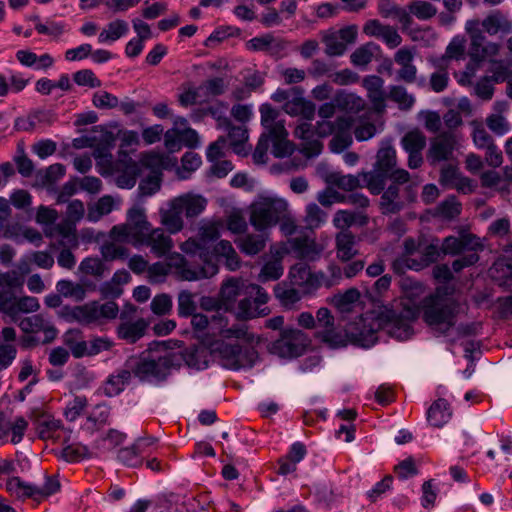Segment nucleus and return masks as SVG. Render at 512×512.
<instances>
[{
  "mask_svg": "<svg viewBox=\"0 0 512 512\" xmlns=\"http://www.w3.org/2000/svg\"><path fill=\"white\" fill-rule=\"evenodd\" d=\"M190 317L196 332L202 333L207 328L215 331L218 338L209 346L224 368L238 371L250 369L257 363L259 354L256 346L260 343V337L251 332L245 323L228 326V319L223 313L214 314L210 319L202 313H194Z\"/></svg>",
  "mask_w": 512,
  "mask_h": 512,
  "instance_id": "f257e3e1",
  "label": "nucleus"
},
{
  "mask_svg": "<svg viewBox=\"0 0 512 512\" xmlns=\"http://www.w3.org/2000/svg\"><path fill=\"white\" fill-rule=\"evenodd\" d=\"M379 331H385L389 336L401 341L409 339L413 333L409 318L384 307L360 316L349 325L347 334L355 344L370 348L378 341Z\"/></svg>",
  "mask_w": 512,
  "mask_h": 512,
  "instance_id": "f03ea898",
  "label": "nucleus"
},
{
  "mask_svg": "<svg viewBox=\"0 0 512 512\" xmlns=\"http://www.w3.org/2000/svg\"><path fill=\"white\" fill-rule=\"evenodd\" d=\"M261 124L265 132L260 136L253 153V159L256 163H265L267 160V151L270 142L272 143L271 153L276 158L289 156L293 152V145L287 139L288 132L284 121L279 120V111L269 103L260 106Z\"/></svg>",
  "mask_w": 512,
  "mask_h": 512,
  "instance_id": "7ed1b4c3",
  "label": "nucleus"
},
{
  "mask_svg": "<svg viewBox=\"0 0 512 512\" xmlns=\"http://www.w3.org/2000/svg\"><path fill=\"white\" fill-rule=\"evenodd\" d=\"M396 166V150L390 141L382 142L372 170L362 175L365 187L372 194L379 195L385 188L388 179H395L397 182H409L410 173Z\"/></svg>",
  "mask_w": 512,
  "mask_h": 512,
  "instance_id": "20e7f679",
  "label": "nucleus"
},
{
  "mask_svg": "<svg viewBox=\"0 0 512 512\" xmlns=\"http://www.w3.org/2000/svg\"><path fill=\"white\" fill-rule=\"evenodd\" d=\"M207 200L201 195L186 193L174 197L160 208L159 217L161 225L169 234H177L184 228L183 215L186 218L199 216L206 208Z\"/></svg>",
  "mask_w": 512,
  "mask_h": 512,
  "instance_id": "39448f33",
  "label": "nucleus"
},
{
  "mask_svg": "<svg viewBox=\"0 0 512 512\" xmlns=\"http://www.w3.org/2000/svg\"><path fill=\"white\" fill-rule=\"evenodd\" d=\"M170 272L178 280L191 282L213 277L216 275V268L210 263L204 267H193L182 254L175 252L169 257L167 263L156 262L147 269L151 283L164 282Z\"/></svg>",
  "mask_w": 512,
  "mask_h": 512,
  "instance_id": "423d86ee",
  "label": "nucleus"
},
{
  "mask_svg": "<svg viewBox=\"0 0 512 512\" xmlns=\"http://www.w3.org/2000/svg\"><path fill=\"white\" fill-rule=\"evenodd\" d=\"M182 357L172 351H165L156 358L141 356L130 358L126 366L140 382L158 384L166 380L172 369L179 368Z\"/></svg>",
  "mask_w": 512,
  "mask_h": 512,
  "instance_id": "0eeeda50",
  "label": "nucleus"
},
{
  "mask_svg": "<svg viewBox=\"0 0 512 512\" xmlns=\"http://www.w3.org/2000/svg\"><path fill=\"white\" fill-rule=\"evenodd\" d=\"M288 201L273 192L259 193L250 205V223L258 232L275 227L288 212Z\"/></svg>",
  "mask_w": 512,
  "mask_h": 512,
  "instance_id": "6e6552de",
  "label": "nucleus"
},
{
  "mask_svg": "<svg viewBox=\"0 0 512 512\" xmlns=\"http://www.w3.org/2000/svg\"><path fill=\"white\" fill-rule=\"evenodd\" d=\"M457 304L431 295L423 301V319L436 332L446 335L456 323Z\"/></svg>",
  "mask_w": 512,
  "mask_h": 512,
  "instance_id": "1a4fd4ad",
  "label": "nucleus"
},
{
  "mask_svg": "<svg viewBox=\"0 0 512 512\" xmlns=\"http://www.w3.org/2000/svg\"><path fill=\"white\" fill-rule=\"evenodd\" d=\"M119 309L115 302L109 301L103 304L90 302L81 306L65 307L63 315L68 321H75L82 325L102 324L115 319Z\"/></svg>",
  "mask_w": 512,
  "mask_h": 512,
  "instance_id": "9d476101",
  "label": "nucleus"
},
{
  "mask_svg": "<svg viewBox=\"0 0 512 512\" xmlns=\"http://www.w3.org/2000/svg\"><path fill=\"white\" fill-rule=\"evenodd\" d=\"M126 220V223L115 225L110 230V238L113 241L131 244L151 226L147 220L145 208L139 204L127 211Z\"/></svg>",
  "mask_w": 512,
  "mask_h": 512,
  "instance_id": "9b49d317",
  "label": "nucleus"
},
{
  "mask_svg": "<svg viewBox=\"0 0 512 512\" xmlns=\"http://www.w3.org/2000/svg\"><path fill=\"white\" fill-rule=\"evenodd\" d=\"M391 184L383 189L380 198V208L383 214H395L400 212L407 203L414 201L415 192L409 182H397L390 179Z\"/></svg>",
  "mask_w": 512,
  "mask_h": 512,
  "instance_id": "f8f14e48",
  "label": "nucleus"
},
{
  "mask_svg": "<svg viewBox=\"0 0 512 512\" xmlns=\"http://www.w3.org/2000/svg\"><path fill=\"white\" fill-rule=\"evenodd\" d=\"M308 345L307 335L296 328H286L279 339L272 343L271 350L282 358H295L303 354Z\"/></svg>",
  "mask_w": 512,
  "mask_h": 512,
  "instance_id": "ddd939ff",
  "label": "nucleus"
},
{
  "mask_svg": "<svg viewBox=\"0 0 512 512\" xmlns=\"http://www.w3.org/2000/svg\"><path fill=\"white\" fill-rule=\"evenodd\" d=\"M166 229L152 225L131 243L135 248L147 247L157 257H163L174 247V242Z\"/></svg>",
  "mask_w": 512,
  "mask_h": 512,
  "instance_id": "4468645a",
  "label": "nucleus"
},
{
  "mask_svg": "<svg viewBox=\"0 0 512 512\" xmlns=\"http://www.w3.org/2000/svg\"><path fill=\"white\" fill-rule=\"evenodd\" d=\"M441 252V247H439L437 241L429 244L423 242L419 258L399 257L393 262V268L396 272L404 269L420 271L436 262Z\"/></svg>",
  "mask_w": 512,
  "mask_h": 512,
  "instance_id": "2eb2a0df",
  "label": "nucleus"
},
{
  "mask_svg": "<svg viewBox=\"0 0 512 512\" xmlns=\"http://www.w3.org/2000/svg\"><path fill=\"white\" fill-rule=\"evenodd\" d=\"M285 250L300 260L316 261L320 259L324 247L312 237L297 236L287 240Z\"/></svg>",
  "mask_w": 512,
  "mask_h": 512,
  "instance_id": "dca6fc26",
  "label": "nucleus"
},
{
  "mask_svg": "<svg viewBox=\"0 0 512 512\" xmlns=\"http://www.w3.org/2000/svg\"><path fill=\"white\" fill-rule=\"evenodd\" d=\"M22 287L23 279L16 271L0 272V311L9 317L15 304V290Z\"/></svg>",
  "mask_w": 512,
  "mask_h": 512,
  "instance_id": "f3484780",
  "label": "nucleus"
},
{
  "mask_svg": "<svg viewBox=\"0 0 512 512\" xmlns=\"http://www.w3.org/2000/svg\"><path fill=\"white\" fill-rule=\"evenodd\" d=\"M357 30L347 26L337 31H328L323 36L325 53L329 56H340L346 51L347 45L355 42Z\"/></svg>",
  "mask_w": 512,
  "mask_h": 512,
  "instance_id": "a211bd4d",
  "label": "nucleus"
},
{
  "mask_svg": "<svg viewBox=\"0 0 512 512\" xmlns=\"http://www.w3.org/2000/svg\"><path fill=\"white\" fill-rule=\"evenodd\" d=\"M456 135L452 131H445L436 136L430 143L427 159L431 165L448 161L456 147Z\"/></svg>",
  "mask_w": 512,
  "mask_h": 512,
  "instance_id": "6ab92c4d",
  "label": "nucleus"
},
{
  "mask_svg": "<svg viewBox=\"0 0 512 512\" xmlns=\"http://www.w3.org/2000/svg\"><path fill=\"white\" fill-rule=\"evenodd\" d=\"M401 146L408 153L409 168H419L423 164L422 151L426 146V136L419 130L409 131L402 137Z\"/></svg>",
  "mask_w": 512,
  "mask_h": 512,
  "instance_id": "aec40b11",
  "label": "nucleus"
},
{
  "mask_svg": "<svg viewBox=\"0 0 512 512\" xmlns=\"http://www.w3.org/2000/svg\"><path fill=\"white\" fill-rule=\"evenodd\" d=\"M483 245L478 237L472 234H464L460 237L448 236L443 240L441 251L445 255H459L464 251H479Z\"/></svg>",
  "mask_w": 512,
  "mask_h": 512,
  "instance_id": "412c9836",
  "label": "nucleus"
},
{
  "mask_svg": "<svg viewBox=\"0 0 512 512\" xmlns=\"http://www.w3.org/2000/svg\"><path fill=\"white\" fill-rule=\"evenodd\" d=\"M500 45L494 42H488L481 31L471 33V43L469 47V57L472 62L478 64L485 59L498 54Z\"/></svg>",
  "mask_w": 512,
  "mask_h": 512,
  "instance_id": "4be33fe9",
  "label": "nucleus"
},
{
  "mask_svg": "<svg viewBox=\"0 0 512 512\" xmlns=\"http://www.w3.org/2000/svg\"><path fill=\"white\" fill-rule=\"evenodd\" d=\"M18 325L20 329L26 334H37L39 332H43V344L52 342L57 336V329L41 314L25 317L19 322Z\"/></svg>",
  "mask_w": 512,
  "mask_h": 512,
  "instance_id": "5701e85b",
  "label": "nucleus"
},
{
  "mask_svg": "<svg viewBox=\"0 0 512 512\" xmlns=\"http://www.w3.org/2000/svg\"><path fill=\"white\" fill-rule=\"evenodd\" d=\"M295 137L304 141L301 152L308 158L318 156L322 150V144L315 139V126L311 121L305 120L299 123L294 130Z\"/></svg>",
  "mask_w": 512,
  "mask_h": 512,
  "instance_id": "b1692460",
  "label": "nucleus"
},
{
  "mask_svg": "<svg viewBox=\"0 0 512 512\" xmlns=\"http://www.w3.org/2000/svg\"><path fill=\"white\" fill-rule=\"evenodd\" d=\"M283 110L290 116H300L303 120L312 121L316 114V106L304 97V90L295 93L283 104Z\"/></svg>",
  "mask_w": 512,
  "mask_h": 512,
  "instance_id": "393cba45",
  "label": "nucleus"
},
{
  "mask_svg": "<svg viewBox=\"0 0 512 512\" xmlns=\"http://www.w3.org/2000/svg\"><path fill=\"white\" fill-rule=\"evenodd\" d=\"M362 85L367 91V97L372 108L378 113L386 109V95L383 89L384 80L377 75H367L362 80Z\"/></svg>",
  "mask_w": 512,
  "mask_h": 512,
  "instance_id": "a878e982",
  "label": "nucleus"
},
{
  "mask_svg": "<svg viewBox=\"0 0 512 512\" xmlns=\"http://www.w3.org/2000/svg\"><path fill=\"white\" fill-rule=\"evenodd\" d=\"M28 428V422L22 416L16 417L13 421L8 419L3 412H0V439L8 441L11 434L10 442L18 444L22 441L25 431Z\"/></svg>",
  "mask_w": 512,
  "mask_h": 512,
  "instance_id": "bb28decb",
  "label": "nucleus"
},
{
  "mask_svg": "<svg viewBox=\"0 0 512 512\" xmlns=\"http://www.w3.org/2000/svg\"><path fill=\"white\" fill-rule=\"evenodd\" d=\"M131 378L132 372L125 364L124 368H120L108 376L102 386L103 394L107 397L119 395L124 391L126 385L129 384Z\"/></svg>",
  "mask_w": 512,
  "mask_h": 512,
  "instance_id": "cd10ccee",
  "label": "nucleus"
},
{
  "mask_svg": "<svg viewBox=\"0 0 512 512\" xmlns=\"http://www.w3.org/2000/svg\"><path fill=\"white\" fill-rule=\"evenodd\" d=\"M413 58V53L407 48H401L395 53L394 60L401 66L396 75L398 81L413 83L416 80L417 68L413 64Z\"/></svg>",
  "mask_w": 512,
  "mask_h": 512,
  "instance_id": "c85d7f7f",
  "label": "nucleus"
},
{
  "mask_svg": "<svg viewBox=\"0 0 512 512\" xmlns=\"http://www.w3.org/2000/svg\"><path fill=\"white\" fill-rule=\"evenodd\" d=\"M180 250L192 256H198L202 262L201 265H193V267H204L206 264H213L216 268V274L218 273V265L210 254L209 247H205L204 244L198 238H189L182 242L179 246Z\"/></svg>",
  "mask_w": 512,
  "mask_h": 512,
  "instance_id": "c756f323",
  "label": "nucleus"
},
{
  "mask_svg": "<svg viewBox=\"0 0 512 512\" xmlns=\"http://www.w3.org/2000/svg\"><path fill=\"white\" fill-rule=\"evenodd\" d=\"M378 10L384 18H395L403 29L411 27L413 19L407 9L397 5L393 0H379Z\"/></svg>",
  "mask_w": 512,
  "mask_h": 512,
  "instance_id": "7c9ffc66",
  "label": "nucleus"
},
{
  "mask_svg": "<svg viewBox=\"0 0 512 512\" xmlns=\"http://www.w3.org/2000/svg\"><path fill=\"white\" fill-rule=\"evenodd\" d=\"M335 249L337 258L349 261L357 255L356 237L351 231H340L335 236Z\"/></svg>",
  "mask_w": 512,
  "mask_h": 512,
  "instance_id": "2f4dec72",
  "label": "nucleus"
},
{
  "mask_svg": "<svg viewBox=\"0 0 512 512\" xmlns=\"http://www.w3.org/2000/svg\"><path fill=\"white\" fill-rule=\"evenodd\" d=\"M452 417V410L447 400L439 398L427 411V421L435 428H442Z\"/></svg>",
  "mask_w": 512,
  "mask_h": 512,
  "instance_id": "473e14b6",
  "label": "nucleus"
},
{
  "mask_svg": "<svg viewBox=\"0 0 512 512\" xmlns=\"http://www.w3.org/2000/svg\"><path fill=\"white\" fill-rule=\"evenodd\" d=\"M243 289L244 281L240 278L231 277L222 283L219 297L226 311L233 307L236 299L242 294Z\"/></svg>",
  "mask_w": 512,
  "mask_h": 512,
  "instance_id": "72a5a7b5",
  "label": "nucleus"
},
{
  "mask_svg": "<svg viewBox=\"0 0 512 512\" xmlns=\"http://www.w3.org/2000/svg\"><path fill=\"white\" fill-rule=\"evenodd\" d=\"M120 200L111 195H104L95 203L88 206L87 220L92 223L98 222L103 216L108 215L119 206Z\"/></svg>",
  "mask_w": 512,
  "mask_h": 512,
  "instance_id": "f704fd0d",
  "label": "nucleus"
},
{
  "mask_svg": "<svg viewBox=\"0 0 512 512\" xmlns=\"http://www.w3.org/2000/svg\"><path fill=\"white\" fill-rule=\"evenodd\" d=\"M431 63L437 70L430 75L429 88L435 93H441L448 87L449 83L446 58L432 59Z\"/></svg>",
  "mask_w": 512,
  "mask_h": 512,
  "instance_id": "c9c22d12",
  "label": "nucleus"
},
{
  "mask_svg": "<svg viewBox=\"0 0 512 512\" xmlns=\"http://www.w3.org/2000/svg\"><path fill=\"white\" fill-rule=\"evenodd\" d=\"M224 129L228 131V139L233 151L238 155L247 156L251 150V146L247 145L248 130L244 126H233L231 124Z\"/></svg>",
  "mask_w": 512,
  "mask_h": 512,
  "instance_id": "e433bc0d",
  "label": "nucleus"
},
{
  "mask_svg": "<svg viewBox=\"0 0 512 512\" xmlns=\"http://www.w3.org/2000/svg\"><path fill=\"white\" fill-rule=\"evenodd\" d=\"M315 126V133L318 137H327L334 134L337 130L351 129L352 120L350 117L339 116L335 121L322 119L317 121Z\"/></svg>",
  "mask_w": 512,
  "mask_h": 512,
  "instance_id": "4c0bfd02",
  "label": "nucleus"
},
{
  "mask_svg": "<svg viewBox=\"0 0 512 512\" xmlns=\"http://www.w3.org/2000/svg\"><path fill=\"white\" fill-rule=\"evenodd\" d=\"M54 230L58 236V246L78 248L79 241L76 233V224L63 220L55 226Z\"/></svg>",
  "mask_w": 512,
  "mask_h": 512,
  "instance_id": "58836bf2",
  "label": "nucleus"
},
{
  "mask_svg": "<svg viewBox=\"0 0 512 512\" xmlns=\"http://www.w3.org/2000/svg\"><path fill=\"white\" fill-rule=\"evenodd\" d=\"M146 328V321L138 319L134 322L121 323L117 329V334L120 339L126 340L129 343H135L144 336Z\"/></svg>",
  "mask_w": 512,
  "mask_h": 512,
  "instance_id": "ea45409f",
  "label": "nucleus"
},
{
  "mask_svg": "<svg viewBox=\"0 0 512 512\" xmlns=\"http://www.w3.org/2000/svg\"><path fill=\"white\" fill-rule=\"evenodd\" d=\"M129 32L128 23L117 19L107 24L98 36V42L101 44H111Z\"/></svg>",
  "mask_w": 512,
  "mask_h": 512,
  "instance_id": "a19ab883",
  "label": "nucleus"
},
{
  "mask_svg": "<svg viewBox=\"0 0 512 512\" xmlns=\"http://www.w3.org/2000/svg\"><path fill=\"white\" fill-rule=\"evenodd\" d=\"M363 173L364 172H361L357 175H344L341 172H332L328 176V181L340 189L352 191L360 187H365V182L362 178Z\"/></svg>",
  "mask_w": 512,
  "mask_h": 512,
  "instance_id": "79ce46f5",
  "label": "nucleus"
},
{
  "mask_svg": "<svg viewBox=\"0 0 512 512\" xmlns=\"http://www.w3.org/2000/svg\"><path fill=\"white\" fill-rule=\"evenodd\" d=\"M235 242L241 252L249 256L260 253L266 246V238L263 234H246Z\"/></svg>",
  "mask_w": 512,
  "mask_h": 512,
  "instance_id": "37998d69",
  "label": "nucleus"
},
{
  "mask_svg": "<svg viewBox=\"0 0 512 512\" xmlns=\"http://www.w3.org/2000/svg\"><path fill=\"white\" fill-rule=\"evenodd\" d=\"M312 272L304 263H298L291 267L289 278L292 286H297L302 293H310Z\"/></svg>",
  "mask_w": 512,
  "mask_h": 512,
  "instance_id": "c03bdc74",
  "label": "nucleus"
},
{
  "mask_svg": "<svg viewBox=\"0 0 512 512\" xmlns=\"http://www.w3.org/2000/svg\"><path fill=\"white\" fill-rule=\"evenodd\" d=\"M482 26L484 30L490 35H495L498 32L509 33L512 30L511 23L499 11H495L489 14L482 21Z\"/></svg>",
  "mask_w": 512,
  "mask_h": 512,
  "instance_id": "a18cd8bd",
  "label": "nucleus"
},
{
  "mask_svg": "<svg viewBox=\"0 0 512 512\" xmlns=\"http://www.w3.org/2000/svg\"><path fill=\"white\" fill-rule=\"evenodd\" d=\"M64 343L75 358L88 356V341L81 337L79 330H69L64 336Z\"/></svg>",
  "mask_w": 512,
  "mask_h": 512,
  "instance_id": "49530a36",
  "label": "nucleus"
},
{
  "mask_svg": "<svg viewBox=\"0 0 512 512\" xmlns=\"http://www.w3.org/2000/svg\"><path fill=\"white\" fill-rule=\"evenodd\" d=\"M6 489L18 498L37 497L38 486L23 481L20 477H12L6 482Z\"/></svg>",
  "mask_w": 512,
  "mask_h": 512,
  "instance_id": "de8ad7c7",
  "label": "nucleus"
},
{
  "mask_svg": "<svg viewBox=\"0 0 512 512\" xmlns=\"http://www.w3.org/2000/svg\"><path fill=\"white\" fill-rule=\"evenodd\" d=\"M386 97L395 102L400 110H410L415 103L414 95L408 93L407 89L401 85L390 86Z\"/></svg>",
  "mask_w": 512,
  "mask_h": 512,
  "instance_id": "09e8293b",
  "label": "nucleus"
},
{
  "mask_svg": "<svg viewBox=\"0 0 512 512\" xmlns=\"http://www.w3.org/2000/svg\"><path fill=\"white\" fill-rule=\"evenodd\" d=\"M379 46L373 42H368L358 47L350 56L353 65L358 67H366L373 59L374 55L379 51Z\"/></svg>",
  "mask_w": 512,
  "mask_h": 512,
  "instance_id": "8fccbe9b",
  "label": "nucleus"
},
{
  "mask_svg": "<svg viewBox=\"0 0 512 512\" xmlns=\"http://www.w3.org/2000/svg\"><path fill=\"white\" fill-rule=\"evenodd\" d=\"M297 286L287 287L286 285L277 284L275 286V296L286 308H292L294 304L299 302L302 298V290L296 288Z\"/></svg>",
  "mask_w": 512,
  "mask_h": 512,
  "instance_id": "3c124183",
  "label": "nucleus"
},
{
  "mask_svg": "<svg viewBox=\"0 0 512 512\" xmlns=\"http://www.w3.org/2000/svg\"><path fill=\"white\" fill-rule=\"evenodd\" d=\"M360 292L356 288H350L342 294L333 296L331 303L342 313L350 312L353 305L359 300Z\"/></svg>",
  "mask_w": 512,
  "mask_h": 512,
  "instance_id": "603ef678",
  "label": "nucleus"
},
{
  "mask_svg": "<svg viewBox=\"0 0 512 512\" xmlns=\"http://www.w3.org/2000/svg\"><path fill=\"white\" fill-rule=\"evenodd\" d=\"M409 14L417 19L426 21L437 14V8L425 0H413L408 5Z\"/></svg>",
  "mask_w": 512,
  "mask_h": 512,
  "instance_id": "864d4df0",
  "label": "nucleus"
},
{
  "mask_svg": "<svg viewBox=\"0 0 512 512\" xmlns=\"http://www.w3.org/2000/svg\"><path fill=\"white\" fill-rule=\"evenodd\" d=\"M267 314L268 309L266 307L259 308L256 302L250 298L240 300L236 312L237 317L240 319H252Z\"/></svg>",
  "mask_w": 512,
  "mask_h": 512,
  "instance_id": "5fc2aeb1",
  "label": "nucleus"
},
{
  "mask_svg": "<svg viewBox=\"0 0 512 512\" xmlns=\"http://www.w3.org/2000/svg\"><path fill=\"white\" fill-rule=\"evenodd\" d=\"M57 292L64 297H71L77 301H82L86 296V290L83 285L74 283L71 280H59L56 284Z\"/></svg>",
  "mask_w": 512,
  "mask_h": 512,
  "instance_id": "6e6d98bb",
  "label": "nucleus"
},
{
  "mask_svg": "<svg viewBox=\"0 0 512 512\" xmlns=\"http://www.w3.org/2000/svg\"><path fill=\"white\" fill-rule=\"evenodd\" d=\"M79 271L91 275L97 279H101L105 276L106 267L103 261L98 257H86L84 258L79 267Z\"/></svg>",
  "mask_w": 512,
  "mask_h": 512,
  "instance_id": "4d7b16f0",
  "label": "nucleus"
},
{
  "mask_svg": "<svg viewBox=\"0 0 512 512\" xmlns=\"http://www.w3.org/2000/svg\"><path fill=\"white\" fill-rule=\"evenodd\" d=\"M202 163L201 156L195 152H186L181 159V167L177 174L180 179H188L190 174L197 170Z\"/></svg>",
  "mask_w": 512,
  "mask_h": 512,
  "instance_id": "13d9d810",
  "label": "nucleus"
},
{
  "mask_svg": "<svg viewBox=\"0 0 512 512\" xmlns=\"http://www.w3.org/2000/svg\"><path fill=\"white\" fill-rule=\"evenodd\" d=\"M284 272V268L280 259H273L266 262L259 275L258 279L260 282H268L278 280Z\"/></svg>",
  "mask_w": 512,
  "mask_h": 512,
  "instance_id": "bf43d9fd",
  "label": "nucleus"
},
{
  "mask_svg": "<svg viewBox=\"0 0 512 512\" xmlns=\"http://www.w3.org/2000/svg\"><path fill=\"white\" fill-rule=\"evenodd\" d=\"M178 315L180 317H190L197 309L195 294L188 290H182L178 294Z\"/></svg>",
  "mask_w": 512,
  "mask_h": 512,
  "instance_id": "052dcab7",
  "label": "nucleus"
},
{
  "mask_svg": "<svg viewBox=\"0 0 512 512\" xmlns=\"http://www.w3.org/2000/svg\"><path fill=\"white\" fill-rule=\"evenodd\" d=\"M39 308H40V304L36 297H32V296H23L20 298L16 297L12 315L10 318L13 321H15L16 317L20 313L36 312Z\"/></svg>",
  "mask_w": 512,
  "mask_h": 512,
  "instance_id": "680f3d73",
  "label": "nucleus"
},
{
  "mask_svg": "<svg viewBox=\"0 0 512 512\" xmlns=\"http://www.w3.org/2000/svg\"><path fill=\"white\" fill-rule=\"evenodd\" d=\"M316 319L319 325L325 328V331L319 332L324 342H330L334 328V317L328 308L322 307L317 311Z\"/></svg>",
  "mask_w": 512,
  "mask_h": 512,
  "instance_id": "e2e57ef3",
  "label": "nucleus"
},
{
  "mask_svg": "<svg viewBox=\"0 0 512 512\" xmlns=\"http://www.w3.org/2000/svg\"><path fill=\"white\" fill-rule=\"evenodd\" d=\"M142 452L139 451V448L136 447V444L129 447L122 448L117 453L118 460L126 466L129 467H138L143 463V459L141 457Z\"/></svg>",
  "mask_w": 512,
  "mask_h": 512,
  "instance_id": "0e129e2a",
  "label": "nucleus"
},
{
  "mask_svg": "<svg viewBox=\"0 0 512 512\" xmlns=\"http://www.w3.org/2000/svg\"><path fill=\"white\" fill-rule=\"evenodd\" d=\"M306 226L310 229L320 227L326 220V213L315 203L306 206Z\"/></svg>",
  "mask_w": 512,
  "mask_h": 512,
  "instance_id": "69168bd1",
  "label": "nucleus"
},
{
  "mask_svg": "<svg viewBox=\"0 0 512 512\" xmlns=\"http://www.w3.org/2000/svg\"><path fill=\"white\" fill-rule=\"evenodd\" d=\"M66 169L63 164L55 163L37 173L43 184H53L65 175Z\"/></svg>",
  "mask_w": 512,
  "mask_h": 512,
  "instance_id": "338daca9",
  "label": "nucleus"
},
{
  "mask_svg": "<svg viewBox=\"0 0 512 512\" xmlns=\"http://www.w3.org/2000/svg\"><path fill=\"white\" fill-rule=\"evenodd\" d=\"M92 104L97 109H113L118 107L119 100L115 95L104 90H99L93 94Z\"/></svg>",
  "mask_w": 512,
  "mask_h": 512,
  "instance_id": "774afa93",
  "label": "nucleus"
}]
</instances>
